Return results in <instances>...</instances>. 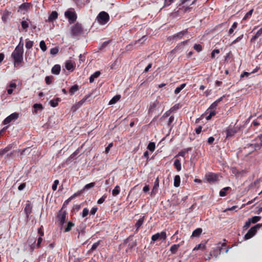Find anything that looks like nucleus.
<instances>
[{"mask_svg":"<svg viewBox=\"0 0 262 262\" xmlns=\"http://www.w3.org/2000/svg\"><path fill=\"white\" fill-rule=\"evenodd\" d=\"M24 50L15 48L12 52L11 56L14 60L15 67H18L23 62Z\"/></svg>","mask_w":262,"mask_h":262,"instance_id":"nucleus-1","label":"nucleus"},{"mask_svg":"<svg viewBox=\"0 0 262 262\" xmlns=\"http://www.w3.org/2000/svg\"><path fill=\"white\" fill-rule=\"evenodd\" d=\"M262 147V134L257 136L254 140L252 141V143L248 145L247 148H251L252 152L254 151L259 150Z\"/></svg>","mask_w":262,"mask_h":262,"instance_id":"nucleus-2","label":"nucleus"},{"mask_svg":"<svg viewBox=\"0 0 262 262\" xmlns=\"http://www.w3.org/2000/svg\"><path fill=\"white\" fill-rule=\"evenodd\" d=\"M98 22L102 25L106 24L110 20L108 14L105 11H101L97 16Z\"/></svg>","mask_w":262,"mask_h":262,"instance_id":"nucleus-3","label":"nucleus"},{"mask_svg":"<svg viewBox=\"0 0 262 262\" xmlns=\"http://www.w3.org/2000/svg\"><path fill=\"white\" fill-rule=\"evenodd\" d=\"M226 246V243H223L222 244L218 243L217 246L214 248L213 250L210 252V256L207 259H209L210 258L211 256H214L215 258L221 254L222 250H223V247Z\"/></svg>","mask_w":262,"mask_h":262,"instance_id":"nucleus-4","label":"nucleus"},{"mask_svg":"<svg viewBox=\"0 0 262 262\" xmlns=\"http://www.w3.org/2000/svg\"><path fill=\"white\" fill-rule=\"evenodd\" d=\"M239 130L240 127L238 126H235V125L234 126L229 125L225 130L226 134V138L227 139L233 137Z\"/></svg>","mask_w":262,"mask_h":262,"instance_id":"nucleus-5","label":"nucleus"},{"mask_svg":"<svg viewBox=\"0 0 262 262\" xmlns=\"http://www.w3.org/2000/svg\"><path fill=\"white\" fill-rule=\"evenodd\" d=\"M65 17L68 19L70 23H72L76 20L77 14L74 8H69L64 13Z\"/></svg>","mask_w":262,"mask_h":262,"instance_id":"nucleus-6","label":"nucleus"},{"mask_svg":"<svg viewBox=\"0 0 262 262\" xmlns=\"http://www.w3.org/2000/svg\"><path fill=\"white\" fill-rule=\"evenodd\" d=\"M160 107V102L158 100H156L153 102H151L148 107V114L149 116H152L154 113H155Z\"/></svg>","mask_w":262,"mask_h":262,"instance_id":"nucleus-7","label":"nucleus"},{"mask_svg":"<svg viewBox=\"0 0 262 262\" xmlns=\"http://www.w3.org/2000/svg\"><path fill=\"white\" fill-rule=\"evenodd\" d=\"M83 32L82 25L77 23L74 25L71 29V33L73 36H78Z\"/></svg>","mask_w":262,"mask_h":262,"instance_id":"nucleus-8","label":"nucleus"},{"mask_svg":"<svg viewBox=\"0 0 262 262\" xmlns=\"http://www.w3.org/2000/svg\"><path fill=\"white\" fill-rule=\"evenodd\" d=\"M261 226V225L259 224H258L254 226L251 227L250 230L248 231V232L245 235V239H249L252 237L256 233L257 230Z\"/></svg>","mask_w":262,"mask_h":262,"instance_id":"nucleus-9","label":"nucleus"},{"mask_svg":"<svg viewBox=\"0 0 262 262\" xmlns=\"http://www.w3.org/2000/svg\"><path fill=\"white\" fill-rule=\"evenodd\" d=\"M188 33V29H186L182 31H180L178 33H177L176 34H174L173 35L170 36L168 37V39L169 40H177L178 39H182L184 35Z\"/></svg>","mask_w":262,"mask_h":262,"instance_id":"nucleus-10","label":"nucleus"},{"mask_svg":"<svg viewBox=\"0 0 262 262\" xmlns=\"http://www.w3.org/2000/svg\"><path fill=\"white\" fill-rule=\"evenodd\" d=\"M67 217V213L65 210L61 209L57 215L58 221L60 222L61 225H63L65 223Z\"/></svg>","mask_w":262,"mask_h":262,"instance_id":"nucleus-11","label":"nucleus"},{"mask_svg":"<svg viewBox=\"0 0 262 262\" xmlns=\"http://www.w3.org/2000/svg\"><path fill=\"white\" fill-rule=\"evenodd\" d=\"M18 118V114L14 113L6 117L3 122L5 125L10 123L11 121L16 120Z\"/></svg>","mask_w":262,"mask_h":262,"instance_id":"nucleus-12","label":"nucleus"},{"mask_svg":"<svg viewBox=\"0 0 262 262\" xmlns=\"http://www.w3.org/2000/svg\"><path fill=\"white\" fill-rule=\"evenodd\" d=\"M145 220V216H142L135 223V227H136V230H135V232L136 233L138 232L139 229L143 225Z\"/></svg>","mask_w":262,"mask_h":262,"instance_id":"nucleus-13","label":"nucleus"},{"mask_svg":"<svg viewBox=\"0 0 262 262\" xmlns=\"http://www.w3.org/2000/svg\"><path fill=\"white\" fill-rule=\"evenodd\" d=\"M11 14V12L7 10V9H5V10H4L2 12V19L4 23H6L8 20L9 19L10 16Z\"/></svg>","mask_w":262,"mask_h":262,"instance_id":"nucleus-14","label":"nucleus"},{"mask_svg":"<svg viewBox=\"0 0 262 262\" xmlns=\"http://www.w3.org/2000/svg\"><path fill=\"white\" fill-rule=\"evenodd\" d=\"M188 40L183 41L180 43L178 44L177 46L171 51V53L175 54L177 52L181 51L182 49L183 46L186 45L188 42Z\"/></svg>","mask_w":262,"mask_h":262,"instance_id":"nucleus-15","label":"nucleus"},{"mask_svg":"<svg viewBox=\"0 0 262 262\" xmlns=\"http://www.w3.org/2000/svg\"><path fill=\"white\" fill-rule=\"evenodd\" d=\"M206 178L209 182H214L217 180L218 177L216 174L214 173H210L206 174Z\"/></svg>","mask_w":262,"mask_h":262,"instance_id":"nucleus-16","label":"nucleus"},{"mask_svg":"<svg viewBox=\"0 0 262 262\" xmlns=\"http://www.w3.org/2000/svg\"><path fill=\"white\" fill-rule=\"evenodd\" d=\"M31 3H24L21 5H20L18 7V12L25 11H27L31 6Z\"/></svg>","mask_w":262,"mask_h":262,"instance_id":"nucleus-17","label":"nucleus"},{"mask_svg":"<svg viewBox=\"0 0 262 262\" xmlns=\"http://www.w3.org/2000/svg\"><path fill=\"white\" fill-rule=\"evenodd\" d=\"M32 209V206L30 203H28L26 205V206L24 209V211L27 217H28L30 214L31 213Z\"/></svg>","mask_w":262,"mask_h":262,"instance_id":"nucleus-18","label":"nucleus"},{"mask_svg":"<svg viewBox=\"0 0 262 262\" xmlns=\"http://www.w3.org/2000/svg\"><path fill=\"white\" fill-rule=\"evenodd\" d=\"M33 107L34 108L33 113L35 114L37 113V111H41L43 109L42 105L40 103L34 104L33 106Z\"/></svg>","mask_w":262,"mask_h":262,"instance_id":"nucleus-19","label":"nucleus"},{"mask_svg":"<svg viewBox=\"0 0 262 262\" xmlns=\"http://www.w3.org/2000/svg\"><path fill=\"white\" fill-rule=\"evenodd\" d=\"M61 67L59 64H55L53 67L51 72L53 74L58 75L60 73Z\"/></svg>","mask_w":262,"mask_h":262,"instance_id":"nucleus-20","label":"nucleus"},{"mask_svg":"<svg viewBox=\"0 0 262 262\" xmlns=\"http://www.w3.org/2000/svg\"><path fill=\"white\" fill-rule=\"evenodd\" d=\"M79 89V86L78 84H76L73 85L69 90V93L70 96L73 95Z\"/></svg>","mask_w":262,"mask_h":262,"instance_id":"nucleus-21","label":"nucleus"},{"mask_svg":"<svg viewBox=\"0 0 262 262\" xmlns=\"http://www.w3.org/2000/svg\"><path fill=\"white\" fill-rule=\"evenodd\" d=\"M224 96L221 97L218 99H217L216 101H215L214 102H213L211 105L210 106L209 109L210 110H214L216 108L217 106L218 105V104L219 102H220L222 100Z\"/></svg>","mask_w":262,"mask_h":262,"instance_id":"nucleus-22","label":"nucleus"},{"mask_svg":"<svg viewBox=\"0 0 262 262\" xmlns=\"http://www.w3.org/2000/svg\"><path fill=\"white\" fill-rule=\"evenodd\" d=\"M262 34V27L260 28L255 33V34L250 39L251 42H254Z\"/></svg>","mask_w":262,"mask_h":262,"instance_id":"nucleus-23","label":"nucleus"},{"mask_svg":"<svg viewBox=\"0 0 262 262\" xmlns=\"http://www.w3.org/2000/svg\"><path fill=\"white\" fill-rule=\"evenodd\" d=\"M203 230L201 228H198L194 230L192 233L191 237H199L202 233Z\"/></svg>","mask_w":262,"mask_h":262,"instance_id":"nucleus-24","label":"nucleus"},{"mask_svg":"<svg viewBox=\"0 0 262 262\" xmlns=\"http://www.w3.org/2000/svg\"><path fill=\"white\" fill-rule=\"evenodd\" d=\"M159 186V180L158 178H157L154 182V185L153 188L151 191V194H155L157 193Z\"/></svg>","mask_w":262,"mask_h":262,"instance_id":"nucleus-25","label":"nucleus"},{"mask_svg":"<svg viewBox=\"0 0 262 262\" xmlns=\"http://www.w3.org/2000/svg\"><path fill=\"white\" fill-rule=\"evenodd\" d=\"M57 17L58 13L55 11H52L49 16L48 20L50 22H53L57 19Z\"/></svg>","mask_w":262,"mask_h":262,"instance_id":"nucleus-26","label":"nucleus"},{"mask_svg":"<svg viewBox=\"0 0 262 262\" xmlns=\"http://www.w3.org/2000/svg\"><path fill=\"white\" fill-rule=\"evenodd\" d=\"M121 98V95H117L113 97L111 100L110 101L108 104L110 105L115 104L117 101H118Z\"/></svg>","mask_w":262,"mask_h":262,"instance_id":"nucleus-27","label":"nucleus"},{"mask_svg":"<svg viewBox=\"0 0 262 262\" xmlns=\"http://www.w3.org/2000/svg\"><path fill=\"white\" fill-rule=\"evenodd\" d=\"M100 74H101L100 72L98 71L95 72L92 75H91V76H90V77L89 78L90 82V83L93 82L94 81V79L95 78L98 77L100 76Z\"/></svg>","mask_w":262,"mask_h":262,"instance_id":"nucleus-28","label":"nucleus"},{"mask_svg":"<svg viewBox=\"0 0 262 262\" xmlns=\"http://www.w3.org/2000/svg\"><path fill=\"white\" fill-rule=\"evenodd\" d=\"M180 246V244H174L171 246L170 251L172 254H175Z\"/></svg>","mask_w":262,"mask_h":262,"instance_id":"nucleus-29","label":"nucleus"},{"mask_svg":"<svg viewBox=\"0 0 262 262\" xmlns=\"http://www.w3.org/2000/svg\"><path fill=\"white\" fill-rule=\"evenodd\" d=\"M206 242H205L204 243H200V244H199L198 245H197L193 248V251H195V250H205L206 248Z\"/></svg>","mask_w":262,"mask_h":262,"instance_id":"nucleus-30","label":"nucleus"},{"mask_svg":"<svg viewBox=\"0 0 262 262\" xmlns=\"http://www.w3.org/2000/svg\"><path fill=\"white\" fill-rule=\"evenodd\" d=\"M181 182V178L180 176L176 175L174 178V183L173 185L176 187L180 186Z\"/></svg>","mask_w":262,"mask_h":262,"instance_id":"nucleus-31","label":"nucleus"},{"mask_svg":"<svg viewBox=\"0 0 262 262\" xmlns=\"http://www.w3.org/2000/svg\"><path fill=\"white\" fill-rule=\"evenodd\" d=\"M12 148L11 145H9L7 147H6L4 149H1L0 150V156H2L5 155L6 153L8 152Z\"/></svg>","mask_w":262,"mask_h":262,"instance_id":"nucleus-32","label":"nucleus"},{"mask_svg":"<svg viewBox=\"0 0 262 262\" xmlns=\"http://www.w3.org/2000/svg\"><path fill=\"white\" fill-rule=\"evenodd\" d=\"M174 166L177 171H179L181 170V163L179 159H176L174 160Z\"/></svg>","mask_w":262,"mask_h":262,"instance_id":"nucleus-33","label":"nucleus"},{"mask_svg":"<svg viewBox=\"0 0 262 262\" xmlns=\"http://www.w3.org/2000/svg\"><path fill=\"white\" fill-rule=\"evenodd\" d=\"M231 189V188L230 187H226L221 189L220 191V196H225L226 195V192Z\"/></svg>","mask_w":262,"mask_h":262,"instance_id":"nucleus-34","label":"nucleus"},{"mask_svg":"<svg viewBox=\"0 0 262 262\" xmlns=\"http://www.w3.org/2000/svg\"><path fill=\"white\" fill-rule=\"evenodd\" d=\"M174 120V117L173 115L171 116L168 121L167 125L170 127V129H171L173 126L172 123Z\"/></svg>","mask_w":262,"mask_h":262,"instance_id":"nucleus-35","label":"nucleus"},{"mask_svg":"<svg viewBox=\"0 0 262 262\" xmlns=\"http://www.w3.org/2000/svg\"><path fill=\"white\" fill-rule=\"evenodd\" d=\"M74 226V224L73 223H72L71 222H69L68 223L67 227L64 230V232H69L72 229V228Z\"/></svg>","mask_w":262,"mask_h":262,"instance_id":"nucleus-36","label":"nucleus"},{"mask_svg":"<svg viewBox=\"0 0 262 262\" xmlns=\"http://www.w3.org/2000/svg\"><path fill=\"white\" fill-rule=\"evenodd\" d=\"M186 85V83H182L179 86L177 87L174 90L176 94H179Z\"/></svg>","mask_w":262,"mask_h":262,"instance_id":"nucleus-37","label":"nucleus"},{"mask_svg":"<svg viewBox=\"0 0 262 262\" xmlns=\"http://www.w3.org/2000/svg\"><path fill=\"white\" fill-rule=\"evenodd\" d=\"M66 68L68 70L71 71H73L74 69V66L73 64L70 61L66 62Z\"/></svg>","mask_w":262,"mask_h":262,"instance_id":"nucleus-38","label":"nucleus"},{"mask_svg":"<svg viewBox=\"0 0 262 262\" xmlns=\"http://www.w3.org/2000/svg\"><path fill=\"white\" fill-rule=\"evenodd\" d=\"M95 183H94V182H92V183H90L89 184L85 185L84 187L83 188V189L80 190V193L82 192L85 189H89L91 188H93V187L95 186Z\"/></svg>","mask_w":262,"mask_h":262,"instance_id":"nucleus-39","label":"nucleus"},{"mask_svg":"<svg viewBox=\"0 0 262 262\" xmlns=\"http://www.w3.org/2000/svg\"><path fill=\"white\" fill-rule=\"evenodd\" d=\"M33 44L34 42L33 41L29 40L28 39H26L25 46L27 49H31L33 46Z\"/></svg>","mask_w":262,"mask_h":262,"instance_id":"nucleus-40","label":"nucleus"},{"mask_svg":"<svg viewBox=\"0 0 262 262\" xmlns=\"http://www.w3.org/2000/svg\"><path fill=\"white\" fill-rule=\"evenodd\" d=\"M120 187L118 185L115 186L112 191V194L113 196H117L120 193Z\"/></svg>","mask_w":262,"mask_h":262,"instance_id":"nucleus-41","label":"nucleus"},{"mask_svg":"<svg viewBox=\"0 0 262 262\" xmlns=\"http://www.w3.org/2000/svg\"><path fill=\"white\" fill-rule=\"evenodd\" d=\"M260 219L261 217L258 216H255L252 217V218L249 219L251 223L253 224L258 222L259 221H260Z\"/></svg>","mask_w":262,"mask_h":262,"instance_id":"nucleus-42","label":"nucleus"},{"mask_svg":"<svg viewBox=\"0 0 262 262\" xmlns=\"http://www.w3.org/2000/svg\"><path fill=\"white\" fill-rule=\"evenodd\" d=\"M54 78L52 76H46L45 77V81H46V83L47 84H51L52 82H53V80Z\"/></svg>","mask_w":262,"mask_h":262,"instance_id":"nucleus-43","label":"nucleus"},{"mask_svg":"<svg viewBox=\"0 0 262 262\" xmlns=\"http://www.w3.org/2000/svg\"><path fill=\"white\" fill-rule=\"evenodd\" d=\"M253 12V9H251L250 11H249L244 16V17L243 18V20H246L247 19L251 17L252 13Z\"/></svg>","mask_w":262,"mask_h":262,"instance_id":"nucleus-44","label":"nucleus"},{"mask_svg":"<svg viewBox=\"0 0 262 262\" xmlns=\"http://www.w3.org/2000/svg\"><path fill=\"white\" fill-rule=\"evenodd\" d=\"M156 145L154 142H150L147 145V149L151 151H154L155 149Z\"/></svg>","mask_w":262,"mask_h":262,"instance_id":"nucleus-45","label":"nucleus"},{"mask_svg":"<svg viewBox=\"0 0 262 262\" xmlns=\"http://www.w3.org/2000/svg\"><path fill=\"white\" fill-rule=\"evenodd\" d=\"M100 242H101V241L99 240L98 242H97L96 243H95L94 244H93L91 249L90 250V252H92V251L95 250L97 248L98 246L99 245Z\"/></svg>","mask_w":262,"mask_h":262,"instance_id":"nucleus-46","label":"nucleus"},{"mask_svg":"<svg viewBox=\"0 0 262 262\" xmlns=\"http://www.w3.org/2000/svg\"><path fill=\"white\" fill-rule=\"evenodd\" d=\"M58 101H59L58 98H57V99H53L50 101V104L51 106L56 107L58 104Z\"/></svg>","mask_w":262,"mask_h":262,"instance_id":"nucleus-47","label":"nucleus"},{"mask_svg":"<svg viewBox=\"0 0 262 262\" xmlns=\"http://www.w3.org/2000/svg\"><path fill=\"white\" fill-rule=\"evenodd\" d=\"M85 100V99H82L81 100L79 101L76 104L73 105L72 107V109H73L75 106H77V108H75V110L78 109V108H79L80 107H81L82 106V105L83 104V103H84Z\"/></svg>","mask_w":262,"mask_h":262,"instance_id":"nucleus-48","label":"nucleus"},{"mask_svg":"<svg viewBox=\"0 0 262 262\" xmlns=\"http://www.w3.org/2000/svg\"><path fill=\"white\" fill-rule=\"evenodd\" d=\"M39 47L41 50L43 52L46 51L47 49L45 42L43 40H41L39 43Z\"/></svg>","mask_w":262,"mask_h":262,"instance_id":"nucleus-49","label":"nucleus"},{"mask_svg":"<svg viewBox=\"0 0 262 262\" xmlns=\"http://www.w3.org/2000/svg\"><path fill=\"white\" fill-rule=\"evenodd\" d=\"M216 113V112L215 110L211 111L209 113V115L206 116V119L207 120H210L213 116L215 115Z\"/></svg>","mask_w":262,"mask_h":262,"instance_id":"nucleus-50","label":"nucleus"},{"mask_svg":"<svg viewBox=\"0 0 262 262\" xmlns=\"http://www.w3.org/2000/svg\"><path fill=\"white\" fill-rule=\"evenodd\" d=\"M42 241H43V239H42V237L39 236L37 238V243L36 244V247L37 249H39V248H41V244Z\"/></svg>","mask_w":262,"mask_h":262,"instance_id":"nucleus-51","label":"nucleus"},{"mask_svg":"<svg viewBox=\"0 0 262 262\" xmlns=\"http://www.w3.org/2000/svg\"><path fill=\"white\" fill-rule=\"evenodd\" d=\"M137 246V242L136 241L130 243L127 245V250H131Z\"/></svg>","mask_w":262,"mask_h":262,"instance_id":"nucleus-52","label":"nucleus"},{"mask_svg":"<svg viewBox=\"0 0 262 262\" xmlns=\"http://www.w3.org/2000/svg\"><path fill=\"white\" fill-rule=\"evenodd\" d=\"M193 49L197 52H200L202 50V46L200 44H195Z\"/></svg>","mask_w":262,"mask_h":262,"instance_id":"nucleus-53","label":"nucleus"},{"mask_svg":"<svg viewBox=\"0 0 262 262\" xmlns=\"http://www.w3.org/2000/svg\"><path fill=\"white\" fill-rule=\"evenodd\" d=\"M21 26L24 30H26L29 27V24L27 21H22L21 22Z\"/></svg>","mask_w":262,"mask_h":262,"instance_id":"nucleus-54","label":"nucleus"},{"mask_svg":"<svg viewBox=\"0 0 262 262\" xmlns=\"http://www.w3.org/2000/svg\"><path fill=\"white\" fill-rule=\"evenodd\" d=\"M159 235H160L159 238L163 239V240L166 239V234L165 232L163 231V232H161V233H159Z\"/></svg>","mask_w":262,"mask_h":262,"instance_id":"nucleus-55","label":"nucleus"},{"mask_svg":"<svg viewBox=\"0 0 262 262\" xmlns=\"http://www.w3.org/2000/svg\"><path fill=\"white\" fill-rule=\"evenodd\" d=\"M176 0H165L164 7H167L170 6L172 3L175 2Z\"/></svg>","mask_w":262,"mask_h":262,"instance_id":"nucleus-56","label":"nucleus"},{"mask_svg":"<svg viewBox=\"0 0 262 262\" xmlns=\"http://www.w3.org/2000/svg\"><path fill=\"white\" fill-rule=\"evenodd\" d=\"M59 184V181L56 180L54 181V183L52 186V188L53 191H55L57 189V185Z\"/></svg>","mask_w":262,"mask_h":262,"instance_id":"nucleus-57","label":"nucleus"},{"mask_svg":"<svg viewBox=\"0 0 262 262\" xmlns=\"http://www.w3.org/2000/svg\"><path fill=\"white\" fill-rule=\"evenodd\" d=\"M37 232L38 234L40 235L39 236L42 237L44 236V231L42 226H41L40 228L38 229Z\"/></svg>","mask_w":262,"mask_h":262,"instance_id":"nucleus-58","label":"nucleus"},{"mask_svg":"<svg viewBox=\"0 0 262 262\" xmlns=\"http://www.w3.org/2000/svg\"><path fill=\"white\" fill-rule=\"evenodd\" d=\"M174 106L171 107L170 110H169L168 111H167L165 113H164L163 114V115L162 116V117H161V118L167 117L169 116L170 115L171 112H172L173 111V110L174 109Z\"/></svg>","mask_w":262,"mask_h":262,"instance_id":"nucleus-59","label":"nucleus"},{"mask_svg":"<svg viewBox=\"0 0 262 262\" xmlns=\"http://www.w3.org/2000/svg\"><path fill=\"white\" fill-rule=\"evenodd\" d=\"M58 49L57 47L52 48L50 50V53L52 55H56L58 52Z\"/></svg>","mask_w":262,"mask_h":262,"instance_id":"nucleus-60","label":"nucleus"},{"mask_svg":"<svg viewBox=\"0 0 262 262\" xmlns=\"http://www.w3.org/2000/svg\"><path fill=\"white\" fill-rule=\"evenodd\" d=\"M89 212V210L87 208H84L82 210V216L84 217L86 216Z\"/></svg>","mask_w":262,"mask_h":262,"instance_id":"nucleus-61","label":"nucleus"},{"mask_svg":"<svg viewBox=\"0 0 262 262\" xmlns=\"http://www.w3.org/2000/svg\"><path fill=\"white\" fill-rule=\"evenodd\" d=\"M251 224V222L248 219V220L245 223V224L243 227L244 230H247L250 227Z\"/></svg>","mask_w":262,"mask_h":262,"instance_id":"nucleus-62","label":"nucleus"},{"mask_svg":"<svg viewBox=\"0 0 262 262\" xmlns=\"http://www.w3.org/2000/svg\"><path fill=\"white\" fill-rule=\"evenodd\" d=\"M220 53V50L219 49H214L213 50L211 54V58L213 59L215 57V54H219Z\"/></svg>","mask_w":262,"mask_h":262,"instance_id":"nucleus-63","label":"nucleus"},{"mask_svg":"<svg viewBox=\"0 0 262 262\" xmlns=\"http://www.w3.org/2000/svg\"><path fill=\"white\" fill-rule=\"evenodd\" d=\"M159 233H157L154 235H152L151 236V240L153 242L156 241L157 239L159 238Z\"/></svg>","mask_w":262,"mask_h":262,"instance_id":"nucleus-64","label":"nucleus"}]
</instances>
